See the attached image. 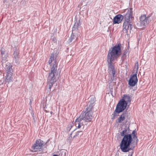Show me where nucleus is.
<instances>
[{
  "label": "nucleus",
  "instance_id": "6e6552de",
  "mask_svg": "<svg viewBox=\"0 0 156 156\" xmlns=\"http://www.w3.org/2000/svg\"><path fill=\"white\" fill-rule=\"evenodd\" d=\"M43 145V142L40 139L37 140L33 145L32 148L34 150L32 152H36L41 149Z\"/></svg>",
  "mask_w": 156,
  "mask_h": 156
},
{
  "label": "nucleus",
  "instance_id": "a878e982",
  "mask_svg": "<svg viewBox=\"0 0 156 156\" xmlns=\"http://www.w3.org/2000/svg\"><path fill=\"white\" fill-rule=\"evenodd\" d=\"M72 133L71 134L69 138V140H71L72 138Z\"/></svg>",
  "mask_w": 156,
  "mask_h": 156
},
{
  "label": "nucleus",
  "instance_id": "f257e3e1",
  "mask_svg": "<svg viewBox=\"0 0 156 156\" xmlns=\"http://www.w3.org/2000/svg\"><path fill=\"white\" fill-rule=\"evenodd\" d=\"M94 102V98H91L87 106L85 107V112L81 114L75 120V125L76 127L79 128L84 125H86V122H89L91 121L93 118V107Z\"/></svg>",
  "mask_w": 156,
  "mask_h": 156
},
{
  "label": "nucleus",
  "instance_id": "1a4fd4ad",
  "mask_svg": "<svg viewBox=\"0 0 156 156\" xmlns=\"http://www.w3.org/2000/svg\"><path fill=\"white\" fill-rule=\"evenodd\" d=\"M149 18V17H146L145 15H142L140 17V26L144 27L148 24L150 22Z\"/></svg>",
  "mask_w": 156,
  "mask_h": 156
},
{
  "label": "nucleus",
  "instance_id": "5701e85b",
  "mask_svg": "<svg viewBox=\"0 0 156 156\" xmlns=\"http://www.w3.org/2000/svg\"><path fill=\"white\" fill-rule=\"evenodd\" d=\"M135 67H136V69H137V71H138V63L137 62L135 64Z\"/></svg>",
  "mask_w": 156,
  "mask_h": 156
},
{
  "label": "nucleus",
  "instance_id": "6ab92c4d",
  "mask_svg": "<svg viewBox=\"0 0 156 156\" xmlns=\"http://www.w3.org/2000/svg\"><path fill=\"white\" fill-rule=\"evenodd\" d=\"M8 56L7 55H2V61L3 62H5L7 60Z\"/></svg>",
  "mask_w": 156,
  "mask_h": 156
},
{
  "label": "nucleus",
  "instance_id": "20e7f679",
  "mask_svg": "<svg viewBox=\"0 0 156 156\" xmlns=\"http://www.w3.org/2000/svg\"><path fill=\"white\" fill-rule=\"evenodd\" d=\"M132 8L126 9L125 10L124 19L125 22L123 25V31L126 33L128 30H131L132 29V21L133 18Z\"/></svg>",
  "mask_w": 156,
  "mask_h": 156
},
{
  "label": "nucleus",
  "instance_id": "7ed1b4c3",
  "mask_svg": "<svg viewBox=\"0 0 156 156\" xmlns=\"http://www.w3.org/2000/svg\"><path fill=\"white\" fill-rule=\"evenodd\" d=\"M48 63L51 66V71L49 73L47 80L48 88L50 89L55 81V73H56L57 71L58 65L56 57L54 56V54L53 53L51 54Z\"/></svg>",
  "mask_w": 156,
  "mask_h": 156
},
{
  "label": "nucleus",
  "instance_id": "0eeeda50",
  "mask_svg": "<svg viewBox=\"0 0 156 156\" xmlns=\"http://www.w3.org/2000/svg\"><path fill=\"white\" fill-rule=\"evenodd\" d=\"M80 25V21L78 22H76L75 23L73 27L72 34L70 38L68 40L69 43L71 42L75 38H76V40L77 39L79 35L78 34H77L76 32L78 31V28Z\"/></svg>",
  "mask_w": 156,
  "mask_h": 156
},
{
  "label": "nucleus",
  "instance_id": "dca6fc26",
  "mask_svg": "<svg viewBox=\"0 0 156 156\" xmlns=\"http://www.w3.org/2000/svg\"><path fill=\"white\" fill-rule=\"evenodd\" d=\"M129 129L128 127L127 128H124L123 130H122V132H120V134L121 136L124 137V136L125 135H127V134H129L128 130Z\"/></svg>",
  "mask_w": 156,
  "mask_h": 156
},
{
  "label": "nucleus",
  "instance_id": "4468645a",
  "mask_svg": "<svg viewBox=\"0 0 156 156\" xmlns=\"http://www.w3.org/2000/svg\"><path fill=\"white\" fill-rule=\"evenodd\" d=\"M122 99H123V101H126L127 104L128 102H130L131 101V97L127 94H124L123 95V98Z\"/></svg>",
  "mask_w": 156,
  "mask_h": 156
},
{
  "label": "nucleus",
  "instance_id": "4be33fe9",
  "mask_svg": "<svg viewBox=\"0 0 156 156\" xmlns=\"http://www.w3.org/2000/svg\"><path fill=\"white\" fill-rule=\"evenodd\" d=\"M112 76H113V77H114V75L115 74V69H113L112 70Z\"/></svg>",
  "mask_w": 156,
  "mask_h": 156
},
{
  "label": "nucleus",
  "instance_id": "f3484780",
  "mask_svg": "<svg viewBox=\"0 0 156 156\" xmlns=\"http://www.w3.org/2000/svg\"><path fill=\"white\" fill-rule=\"evenodd\" d=\"M131 135H132L133 136V139L134 140H136V143L137 144L138 142V139L137 136H136V135H137L136 132V131L135 130H133V131Z\"/></svg>",
  "mask_w": 156,
  "mask_h": 156
},
{
  "label": "nucleus",
  "instance_id": "cd10ccee",
  "mask_svg": "<svg viewBox=\"0 0 156 156\" xmlns=\"http://www.w3.org/2000/svg\"><path fill=\"white\" fill-rule=\"evenodd\" d=\"M53 156H58L57 155H54Z\"/></svg>",
  "mask_w": 156,
  "mask_h": 156
},
{
  "label": "nucleus",
  "instance_id": "2eb2a0df",
  "mask_svg": "<svg viewBox=\"0 0 156 156\" xmlns=\"http://www.w3.org/2000/svg\"><path fill=\"white\" fill-rule=\"evenodd\" d=\"M12 73H7L6 77L5 79L6 82L9 83L12 81Z\"/></svg>",
  "mask_w": 156,
  "mask_h": 156
},
{
  "label": "nucleus",
  "instance_id": "a211bd4d",
  "mask_svg": "<svg viewBox=\"0 0 156 156\" xmlns=\"http://www.w3.org/2000/svg\"><path fill=\"white\" fill-rule=\"evenodd\" d=\"M125 119V114L122 113L118 119V122L119 123H121Z\"/></svg>",
  "mask_w": 156,
  "mask_h": 156
},
{
  "label": "nucleus",
  "instance_id": "9d476101",
  "mask_svg": "<svg viewBox=\"0 0 156 156\" xmlns=\"http://www.w3.org/2000/svg\"><path fill=\"white\" fill-rule=\"evenodd\" d=\"M138 81L136 74L131 75L128 82V84L131 87L135 86Z\"/></svg>",
  "mask_w": 156,
  "mask_h": 156
},
{
  "label": "nucleus",
  "instance_id": "f8f14e48",
  "mask_svg": "<svg viewBox=\"0 0 156 156\" xmlns=\"http://www.w3.org/2000/svg\"><path fill=\"white\" fill-rule=\"evenodd\" d=\"M19 52L17 50H16V51H14L13 53V61H15L17 65L19 63Z\"/></svg>",
  "mask_w": 156,
  "mask_h": 156
},
{
  "label": "nucleus",
  "instance_id": "412c9836",
  "mask_svg": "<svg viewBox=\"0 0 156 156\" xmlns=\"http://www.w3.org/2000/svg\"><path fill=\"white\" fill-rule=\"evenodd\" d=\"M51 39L53 41L54 43H56L57 41V39L54 36H52L51 37Z\"/></svg>",
  "mask_w": 156,
  "mask_h": 156
},
{
  "label": "nucleus",
  "instance_id": "f03ea898",
  "mask_svg": "<svg viewBox=\"0 0 156 156\" xmlns=\"http://www.w3.org/2000/svg\"><path fill=\"white\" fill-rule=\"evenodd\" d=\"M121 44L119 43L116 44L109 49L108 52L107 61L108 64V67L111 70L114 69L112 62L117 61L118 58L121 54Z\"/></svg>",
  "mask_w": 156,
  "mask_h": 156
},
{
  "label": "nucleus",
  "instance_id": "393cba45",
  "mask_svg": "<svg viewBox=\"0 0 156 156\" xmlns=\"http://www.w3.org/2000/svg\"><path fill=\"white\" fill-rule=\"evenodd\" d=\"M133 153V151L130 152L128 156H132Z\"/></svg>",
  "mask_w": 156,
  "mask_h": 156
},
{
  "label": "nucleus",
  "instance_id": "bb28decb",
  "mask_svg": "<svg viewBox=\"0 0 156 156\" xmlns=\"http://www.w3.org/2000/svg\"><path fill=\"white\" fill-rule=\"evenodd\" d=\"M125 54H124L122 56V59H123V58H124L125 57Z\"/></svg>",
  "mask_w": 156,
  "mask_h": 156
},
{
  "label": "nucleus",
  "instance_id": "ddd939ff",
  "mask_svg": "<svg viewBox=\"0 0 156 156\" xmlns=\"http://www.w3.org/2000/svg\"><path fill=\"white\" fill-rule=\"evenodd\" d=\"M5 69L7 71V73H12L13 70L12 65L10 63H7L6 65Z\"/></svg>",
  "mask_w": 156,
  "mask_h": 156
},
{
  "label": "nucleus",
  "instance_id": "9b49d317",
  "mask_svg": "<svg viewBox=\"0 0 156 156\" xmlns=\"http://www.w3.org/2000/svg\"><path fill=\"white\" fill-rule=\"evenodd\" d=\"M123 16L120 14H119L115 16L113 20V24L119 23H121L122 19L124 18V16Z\"/></svg>",
  "mask_w": 156,
  "mask_h": 156
},
{
  "label": "nucleus",
  "instance_id": "b1692460",
  "mask_svg": "<svg viewBox=\"0 0 156 156\" xmlns=\"http://www.w3.org/2000/svg\"><path fill=\"white\" fill-rule=\"evenodd\" d=\"M1 53L2 54V55H5V51L3 50L1 51Z\"/></svg>",
  "mask_w": 156,
  "mask_h": 156
},
{
  "label": "nucleus",
  "instance_id": "423d86ee",
  "mask_svg": "<svg viewBox=\"0 0 156 156\" xmlns=\"http://www.w3.org/2000/svg\"><path fill=\"white\" fill-rule=\"evenodd\" d=\"M127 105V103L125 101H123V99L120 100L117 104L113 115H114V116H116V113H119L122 112L126 109Z\"/></svg>",
  "mask_w": 156,
  "mask_h": 156
},
{
  "label": "nucleus",
  "instance_id": "39448f33",
  "mask_svg": "<svg viewBox=\"0 0 156 156\" xmlns=\"http://www.w3.org/2000/svg\"><path fill=\"white\" fill-rule=\"evenodd\" d=\"M133 141V139L131 134H127L124 136L120 144V148L122 151L127 152L133 150L134 147H130Z\"/></svg>",
  "mask_w": 156,
  "mask_h": 156
},
{
  "label": "nucleus",
  "instance_id": "aec40b11",
  "mask_svg": "<svg viewBox=\"0 0 156 156\" xmlns=\"http://www.w3.org/2000/svg\"><path fill=\"white\" fill-rule=\"evenodd\" d=\"M83 134L82 133L81 131H78L76 132L75 135L73 136V138L76 137L77 136H78L79 134L80 135H82Z\"/></svg>",
  "mask_w": 156,
  "mask_h": 156
}]
</instances>
